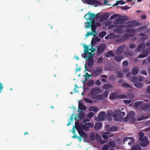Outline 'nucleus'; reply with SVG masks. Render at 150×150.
Returning a JSON list of instances; mask_svg holds the SVG:
<instances>
[{
  "instance_id": "f257e3e1",
  "label": "nucleus",
  "mask_w": 150,
  "mask_h": 150,
  "mask_svg": "<svg viewBox=\"0 0 150 150\" xmlns=\"http://www.w3.org/2000/svg\"><path fill=\"white\" fill-rule=\"evenodd\" d=\"M93 55L94 54L90 53L89 55L82 57L88 61V65L90 68L92 67L94 64Z\"/></svg>"
},
{
  "instance_id": "f03ea898",
  "label": "nucleus",
  "mask_w": 150,
  "mask_h": 150,
  "mask_svg": "<svg viewBox=\"0 0 150 150\" xmlns=\"http://www.w3.org/2000/svg\"><path fill=\"white\" fill-rule=\"evenodd\" d=\"M135 113L133 111H130L124 119L125 122L129 121L131 123H132L135 121Z\"/></svg>"
},
{
  "instance_id": "7ed1b4c3",
  "label": "nucleus",
  "mask_w": 150,
  "mask_h": 150,
  "mask_svg": "<svg viewBox=\"0 0 150 150\" xmlns=\"http://www.w3.org/2000/svg\"><path fill=\"white\" fill-rule=\"evenodd\" d=\"M101 91V89L97 87L92 88L90 91V93L92 96V98L98 100V98H97L98 94L100 93Z\"/></svg>"
},
{
  "instance_id": "20e7f679",
  "label": "nucleus",
  "mask_w": 150,
  "mask_h": 150,
  "mask_svg": "<svg viewBox=\"0 0 150 150\" xmlns=\"http://www.w3.org/2000/svg\"><path fill=\"white\" fill-rule=\"evenodd\" d=\"M128 20V17L124 16L115 19L113 22L115 24H121L125 23V21Z\"/></svg>"
},
{
  "instance_id": "39448f33",
  "label": "nucleus",
  "mask_w": 150,
  "mask_h": 150,
  "mask_svg": "<svg viewBox=\"0 0 150 150\" xmlns=\"http://www.w3.org/2000/svg\"><path fill=\"white\" fill-rule=\"evenodd\" d=\"M126 32L128 33H131V35H129L127 34H125L122 36L124 41L128 39L129 36H133L135 32L134 30L133 29H127L126 30Z\"/></svg>"
},
{
  "instance_id": "423d86ee",
  "label": "nucleus",
  "mask_w": 150,
  "mask_h": 150,
  "mask_svg": "<svg viewBox=\"0 0 150 150\" xmlns=\"http://www.w3.org/2000/svg\"><path fill=\"white\" fill-rule=\"evenodd\" d=\"M103 70L102 67H98L94 70L93 72V75L94 76H96L100 75L102 73Z\"/></svg>"
},
{
  "instance_id": "0eeeda50",
  "label": "nucleus",
  "mask_w": 150,
  "mask_h": 150,
  "mask_svg": "<svg viewBox=\"0 0 150 150\" xmlns=\"http://www.w3.org/2000/svg\"><path fill=\"white\" fill-rule=\"evenodd\" d=\"M109 93V91L108 90H106L104 91L102 95H98V96L97 97V98H98V100H101L103 99L107 98Z\"/></svg>"
},
{
  "instance_id": "6e6552de",
  "label": "nucleus",
  "mask_w": 150,
  "mask_h": 150,
  "mask_svg": "<svg viewBox=\"0 0 150 150\" xmlns=\"http://www.w3.org/2000/svg\"><path fill=\"white\" fill-rule=\"evenodd\" d=\"M106 47V45L103 44L99 45L97 50V53L98 55H101L103 53Z\"/></svg>"
},
{
  "instance_id": "1a4fd4ad",
  "label": "nucleus",
  "mask_w": 150,
  "mask_h": 150,
  "mask_svg": "<svg viewBox=\"0 0 150 150\" xmlns=\"http://www.w3.org/2000/svg\"><path fill=\"white\" fill-rule=\"evenodd\" d=\"M85 1L88 4L95 5V7L101 5V3L96 0H86Z\"/></svg>"
},
{
  "instance_id": "9d476101",
  "label": "nucleus",
  "mask_w": 150,
  "mask_h": 150,
  "mask_svg": "<svg viewBox=\"0 0 150 150\" xmlns=\"http://www.w3.org/2000/svg\"><path fill=\"white\" fill-rule=\"evenodd\" d=\"M138 23H137L136 21H132L127 22L125 26V28H132L137 25Z\"/></svg>"
},
{
  "instance_id": "9b49d317",
  "label": "nucleus",
  "mask_w": 150,
  "mask_h": 150,
  "mask_svg": "<svg viewBox=\"0 0 150 150\" xmlns=\"http://www.w3.org/2000/svg\"><path fill=\"white\" fill-rule=\"evenodd\" d=\"M96 16V15L94 13H91L89 12V13H88L85 15V18H86L87 20H90L91 21L92 20L94 19L95 17Z\"/></svg>"
},
{
  "instance_id": "f8f14e48",
  "label": "nucleus",
  "mask_w": 150,
  "mask_h": 150,
  "mask_svg": "<svg viewBox=\"0 0 150 150\" xmlns=\"http://www.w3.org/2000/svg\"><path fill=\"white\" fill-rule=\"evenodd\" d=\"M106 114L105 112H101L98 115V120L99 121L104 120L106 118Z\"/></svg>"
},
{
  "instance_id": "ddd939ff",
  "label": "nucleus",
  "mask_w": 150,
  "mask_h": 150,
  "mask_svg": "<svg viewBox=\"0 0 150 150\" xmlns=\"http://www.w3.org/2000/svg\"><path fill=\"white\" fill-rule=\"evenodd\" d=\"M120 110H117L114 111L113 113V117L116 121H119L120 120L118 118L120 117Z\"/></svg>"
},
{
  "instance_id": "4468645a",
  "label": "nucleus",
  "mask_w": 150,
  "mask_h": 150,
  "mask_svg": "<svg viewBox=\"0 0 150 150\" xmlns=\"http://www.w3.org/2000/svg\"><path fill=\"white\" fill-rule=\"evenodd\" d=\"M138 135L139 137V140L140 142H145L147 140V137L146 136L144 137V134L142 132H140L138 134Z\"/></svg>"
},
{
  "instance_id": "2eb2a0df",
  "label": "nucleus",
  "mask_w": 150,
  "mask_h": 150,
  "mask_svg": "<svg viewBox=\"0 0 150 150\" xmlns=\"http://www.w3.org/2000/svg\"><path fill=\"white\" fill-rule=\"evenodd\" d=\"M83 47L84 48V53L82 54V57L89 55L90 54V53H92L89 52V47L88 46L85 45L84 44L83 45Z\"/></svg>"
},
{
  "instance_id": "dca6fc26",
  "label": "nucleus",
  "mask_w": 150,
  "mask_h": 150,
  "mask_svg": "<svg viewBox=\"0 0 150 150\" xmlns=\"http://www.w3.org/2000/svg\"><path fill=\"white\" fill-rule=\"evenodd\" d=\"M126 45L124 44L120 46L117 50V53L118 54H120L123 52V50L125 48Z\"/></svg>"
},
{
  "instance_id": "f3484780",
  "label": "nucleus",
  "mask_w": 150,
  "mask_h": 150,
  "mask_svg": "<svg viewBox=\"0 0 150 150\" xmlns=\"http://www.w3.org/2000/svg\"><path fill=\"white\" fill-rule=\"evenodd\" d=\"M150 107L149 104H146L145 105H142L140 106V110H144L145 112L148 111V109Z\"/></svg>"
},
{
  "instance_id": "a211bd4d",
  "label": "nucleus",
  "mask_w": 150,
  "mask_h": 150,
  "mask_svg": "<svg viewBox=\"0 0 150 150\" xmlns=\"http://www.w3.org/2000/svg\"><path fill=\"white\" fill-rule=\"evenodd\" d=\"M145 47V43L143 42L141 44L139 45L137 47V50L138 51H140L144 49Z\"/></svg>"
},
{
  "instance_id": "6ab92c4d",
  "label": "nucleus",
  "mask_w": 150,
  "mask_h": 150,
  "mask_svg": "<svg viewBox=\"0 0 150 150\" xmlns=\"http://www.w3.org/2000/svg\"><path fill=\"white\" fill-rule=\"evenodd\" d=\"M79 133L80 137V139L79 138V140H80V141L82 139V137H83L84 139L87 137V134L83 130H81V132Z\"/></svg>"
},
{
  "instance_id": "aec40b11",
  "label": "nucleus",
  "mask_w": 150,
  "mask_h": 150,
  "mask_svg": "<svg viewBox=\"0 0 150 150\" xmlns=\"http://www.w3.org/2000/svg\"><path fill=\"white\" fill-rule=\"evenodd\" d=\"M113 115V113L112 111H109L106 114V117L109 121H111L112 120V117Z\"/></svg>"
},
{
  "instance_id": "412c9836",
  "label": "nucleus",
  "mask_w": 150,
  "mask_h": 150,
  "mask_svg": "<svg viewBox=\"0 0 150 150\" xmlns=\"http://www.w3.org/2000/svg\"><path fill=\"white\" fill-rule=\"evenodd\" d=\"M109 15L108 14L102 15L100 17V21L101 22L107 19Z\"/></svg>"
},
{
  "instance_id": "4be33fe9",
  "label": "nucleus",
  "mask_w": 150,
  "mask_h": 150,
  "mask_svg": "<svg viewBox=\"0 0 150 150\" xmlns=\"http://www.w3.org/2000/svg\"><path fill=\"white\" fill-rule=\"evenodd\" d=\"M129 139L131 140V141H130V142H129L128 143V145L131 144H133V143H134V139L132 137H125L123 140V142H124L125 141H127L128 139Z\"/></svg>"
},
{
  "instance_id": "5701e85b",
  "label": "nucleus",
  "mask_w": 150,
  "mask_h": 150,
  "mask_svg": "<svg viewBox=\"0 0 150 150\" xmlns=\"http://www.w3.org/2000/svg\"><path fill=\"white\" fill-rule=\"evenodd\" d=\"M118 98V95L116 93H112L110 96V99L112 100H115Z\"/></svg>"
},
{
  "instance_id": "b1692460",
  "label": "nucleus",
  "mask_w": 150,
  "mask_h": 150,
  "mask_svg": "<svg viewBox=\"0 0 150 150\" xmlns=\"http://www.w3.org/2000/svg\"><path fill=\"white\" fill-rule=\"evenodd\" d=\"M115 37L116 38H117V39L115 40V42H121L124 41L122 37H120V35H116L115 36Z\"/></svg>"
},
{
  "instance_id": "393cba45",
  "label": "nucleus",
  "mask_w": 150,
  "mask_h": 150,
  "mask_svg": "<svg viewBox=\"0 0 150 150\" xmlns=\"http://www.w3.org/2000/svg\"><path fill=\"white\" fill-rule=\"evenodd\" d=\"M124 27L123 25H120L117 26L116 27V28L114 29V31H116L118 33H120L122 29Z\"/></svg>"
},
{
  "instance_id": "a878e982",
  "label": "nucleus",
  "mask_w": 150,
  "mask_h": 150,
  "mask_svg": "<svg viewBox=\"0 0 150 150\" xmlns=\"http://www.w3.org/2000/svg\"><path fill=\"white\" fill-rule=\"evenodd\" d=\"M102 126V124L100 122H98L95 124L94 128L96 130H99L101 127Z\"/></svg>"
},
{
  "instance_id": "bb28decb",
  "label": "nucleus",
  "mask_w": 150,
  "mask_h": 150,
  "mask_svg": "<svg viewBox=\"0 0 150 150\" xmlns=\"http://www.w3.org/2000/svg\"><path fill=\"white\" fill-rule=\"evenodd\" d=\"M134 85L137 88H142L144 85L143 83L140 82H136Z\"/></svg>"
},
{
  "instance_id": "cd10ccee",
  "label": "nucleus",
  "mask_w": 150,
  "mask_h": 150,
  "mask_svg": "<svg viewBox=\"0 0 150 150\" xmlns=\"http://www.w3.org/2000/svg\"><path fill=\"white\" fill-rule=\"evenodd\" d=\"M75 127L76 129L78 131V133L81 132V130H83L81 128V127L79 125V123L77 122H75Z\"/></svg>"
},
{
  "instance_id": "c85d7f7f",
  "label": "nucleus",
  "mask_w": 150,
  "mask_h": 150,
  "mask_svg": "<svg viewBox=\"0 0 150 150\" xmlns=\"http://www.w3.org/2000/svg\"><path fill=\"white\" fill-rule=\"evenodd\" d=\"M109 147L113 148L115 147L116 146L115 143V141L110 140L109 141L108 144Z\"/></svg>"
},
{
  "instance_id": "c756f323",
  "label": "nucleus",
  "mask_w": 150,
  "mask_h": 150,
  "mask_svg": "<svg viewBox=\"0 0 150 150\" xmlns=\"http://www.w3.org/2000/svg\"><path fill=\"white\" fill-rule=\"evenodd\" d=\"M123 58V55H116L114 57V59L117 62H119Z\"/></svg>"
},
{
  "instance_id": "7c9ffc66",
  "label": "nucleus",
  "mask_w": 150,
  "mask_h": 150,
  "mask_svg": "<svg viewBox=\"0 0 150 150\" xmlns=\"http://www.w3.org/2000/svg\"><path fill=\"white\" fill-rule=\"evenodd\" d=\"M79 108L80 110H84L86 109V108L85 106L83 104V103L79 102Z\"/></svg>"
},
{
  "instance_id": "2f4dec72",
  "label": "nucleus",
  "mask_w": 150,
  "mask_h": 150,
  "mask_svg": "<svg viewBox=\"0 0 150 150\" xmlns=\"http://www.w3.org/2000/svg\"><path fill=\"white\" fill-rule=\"evenodd\" d=\"M139 71V69L137 67H135L133 68L132 72V74L133 75H137L138 72Z\"/></svg>"
},
{
  "instance_id": "473e14b6",
  "label": "nucleus",
  "mask_w": 150,
  "mask_h": 150,
  "mask_svg": "<svg viewBox=\"0 0 150 150\" xmlns=\"http://www.w3.org/2000/svg\"><path fill=\"white\" fill-rule=\"evenodd\" d=\"M112 87V85L110 83L104 84L103 86V88L104 89H107Z\"/></svg>"
},
{
  "instance_id": "72a5a7b5",
  "label": "nucleus",
  "mask_w": 150,
  "mask_h": 150,
  "mask_svg": "<svg viewBox=\"0 0 150 150\" xmlns=\"http://www.w3.org/2000/svg\"><path fill=\"white\" fill-rule=\"evenodd\" d=\"M143 103V102L142 101H139L138 102H135L134 103V106L136 108L139 106V108H140V106L141 105H142Z\"/></svg>"
},
{
  "instance_id": "f704fd0d",
  "label": "nucleus",
  "mask_w": 150,
  "mask_h": 150,
  "mask_svg": "<svg viewBox=\"0 0 150 150\" xmlns=\"http://www.w3.org/2000/svg\"><path fill=\"white\" fill-rule=\"evenodd\" d=\"M114 55H115L113 53V52L111 51H108L107 52V53L105 54V56L106 57H108L110 56H111L112 57H114Z\"/></svg>"
},
{
  "instance_id": "c9c22d12",
  "label": "nucleus",
  "mask_w": 150,
  "mask_h": 150,
  "mask_svg": "<svg viewBox=\"0 0 150 150\" xmlns=\"http://www.w3.org/2000/svg\"><path fill=\"white\" fill-rule=\"evenodd\" d=\"M89 110L90 111H92L94 112H96L98 111V109L97 107L91 106L89 108Z\"/></svg>"
},
{
  "instance_id": "e433bc0d",
  "label": "nucleus",
  "mask_w": 150,
  "mask_h": 150,
  "mask_svg": "<svg viewBox=\"0 0 150 150\" xmlns=\"http://www.w3.org/2000/svg\"><path fill=\"white\" fill-rule=\"evenodd\" d=\"M116 73L117 74V77L118 78H122L123 76V73L121 71H117L116 72Z\"/></svg>"
},
{
  "instance_id": "4c0bfd02",
  "label": "nucleus",
  "mask_w": 150,
  "mask_h": 150,
  "mask_svg": "<svg viewBox=\"0 0 150 150\" xmlns=\"http://www.w3.org/2000/svg\"><path fill=\"white\" fill-rule=\"evenodd\" d=\"M148 117L146 115H142L141 116L138 117L137 119V120L138 121H141L145 119L146 118H147Z\"/></svg>"
},
{
  "instance_id": "58836bf2",
  "label": "nucleus",
  "mask_w": 150,
  "mask_h": 150,
  "mask_svg": "<svg viewBox=\"0 0 150 150\" xmlns=\"http://www.w3.org/2000/svg\"><path fill=\"white\" fill-rule=\"evenodd\" d=\"M94 44H95V43L93 42V39H92V40L91 42V45H92L91 48L90 49H89V50H90L91 51V53H92V54H94V53H93L96 51L95 49H94V48H93V46Z\"/></svg>"
},
{
  "instance_id": "ea45409f",
  "label": "nucleus",
  "mask_w": 150,
  "mask_h": 150,
  "mask_svg": "<svg viewBox=\"0 0 150 150\" xmlns=\"http://www.w3.org/2000/svg\"><path fill=\"white\" fill-rule=\"evenodd\" d=\"M118 127L116 126H112L110 129V131L111 132H116L117 130Z\"/></svg>"
},
{
  "instance_id": "a19ab883",
  "label": "nucleus",
  "mask_w": 150,
  "mask_h": 150,
  "mask_svg": "<svg viewBox=\"0 0 150 150\" xmlns=\"http://www.w3.org/2000/svg\"><path fill=\"white\" fill-rule=\"evenodd\" d=\"M106 34V33L105 31H103L101 32L99 34V35L101 38H103Z\"/></svg>"
},
{
  "instance_id": "79ce46f5",
  "label": "nucleus",
  "mask_w": 150,
  "mask_h": 150,
  "mask_svg": "<svg viewBox=\"0 0 150 150\" xmlns=\"http://www.w3.org/2000/svg\"><path fill=\"white\" fill-rule=\"evenodd\" d=\"M144 143H140V145L142 147H145L149 143V141L147 140L145 142H144Z\"/></svg>"
},
{
  "instance_id": "37998d69",
  "label": "nucleus",
  "mask_w": 150,
  "mask_h": 150,
  "mask_svg": "<svg viewBox=\"0 0 150 150\" xmlns=\"http://www.w3.org/2000/svg\"><path fill=\"white\" fill-rule=\"evenodd\" d=\"M149 38V36L147 35H146V36H144L142 38L140 39L139 41H144V40H146L147 39Z\"/></svg>"
},
{
  "instance_id": "c03bdc74",
  "label": "nucleus",
  "mask_w": 150,
  "mask_h": 150,
  "mask_svg": "<svg viewBox=\"0 0 150 150\" xmlns=\"http://www.w3.org/2000/svg\"><path fill=\"white\" fill-rule=\"evenodd\" d=\"M132 150H141V147L138 145L132 147Z\"/></svg>"
},
{
  "instance_id": "a18cd8bd",
  "label": "nucleus",
  "mask_w": 150,
  "mask_h": 150,
  "mask_svg": "<svg viewBox=\"0 0 150 150\" xmlns=\"http://www.w3.org/2000/svg\"><path fill=\"white\" fill-rule=\"evenodd\" d=\"M142 54L139 55L138 58H142L146 57L147 56L146 54H145L143 52V51L142 52Z\"/></svg>"
},
{
  "instance_id": "49530a36",
  "label": "nucleus",
  "mask_w": 150,
  "mask_h": 150,
  "mask_svg": "<svg viewBox=\"0 0 150 150\" xmlns=\"http://www.w3.org/2000/svg\"><path fill=\"white\" fill-rule=\"evenodd\" d=\"M94 83V81L93 80H91L88 82L87 85L89 87L93 85Z\"/></svg>"
},
{
  "instance_id": "de8ad7c7",
  "label": "nucleus",
  "mask_w": 150,
  "mask_h": 150,
  "mask_svg": "<svg viewBox=\"0 0 150 150\" xmlns=\"http://www.w3.org/2000/svg\"><path fill=\"white\" fill-rule=\"evenodd\" d=\"M84 100L86 103H93V102L92 100L87 98H84Z\"/></svg>"
},
{
  "instance_id": "09e8293b",
  "label": "nucleus",
  "mask_w": 150,
  "mask_h": 150,
  "mask_svg": "<svg viewBox=\"0 0 150 150\" xmlns=\"http://www.w3.org/2000/svg\"><path fill=\"white\" fill-rule=\"evenodd\" d=\"M138 78L136 76L132 77L131 78V81L133 82H136L138 80Z\"/></svg>"
},
{
  "instance_id": "8fccbe9b",
  "label": "nucleus",
  "mask_w": 150,
  "mask_h": 150,
  "mask_svg": "<svg viewBox=\"0 0 150 150\" xmlns=\"http://www.w3.org/2000/svg\"><path fill=\"white\" fill-rule=\"evenodd\" d=\"M91 31L93 32L94 33L96 32V26L95 25H91Z\"/></svg>"
},
{
  "instance_id": "3c124183",
  "label": "nucleus",
  "mask_w": 150,
  "mask_h": 150,
  "mask_svg": "<svg viewBox=\"0 0 150 150\" xmlns=\"http://www.w3.org/2000/svg\"><path fill=\"white\" fill-rule=\"evenodd\" d=\"M150 50V48H147L145 50L143 51V52H144V53L145 54H146L147 55V54L149 52Z\"/></svg>"
},
{
  "instance_id": "603ef678",
  "label": "nucleus",
  "mask_w": 150,
  "mask_h": 150,
  "mask_svg": "<svg viewBox=\"0 0 150 150\" xmlns=\"http://www.w3.org/2000/svg\"><path fill=\"white\" fill-rule=\"evenodd\" d=\"M129 63L127 60H125L123 62L122 64V65L124 67H126L128 66Z\"/></svg>"
},
{
  "instance_id": "864d4df0",
  "label": "nucleus",
  "mask_w": 150,
  "mask_h": 150,
  "mask_svg": "<svg viewBox=\"0 0 150 150\" xmlns=\"http://www.w3.org/2000/svg\"><path fill=\"white\" fill-rule=\"evenodd\" d=\"M122 86L124 88H130L131 86L129 85L126 83H125L122 84Z\"/></svg>"
},
{
  "instance_id": "5fc2aeb1",
  "label": "nucleus",
  "mask_w": 150,
  "mask_h": 150,
  "mask_svg": "<svg viewBox=\"0 0 150 150\" xmlns=\"http://www.w3.org/2000/svg\"><path fill=\"white\" fill-rule=\"evenodd\" d=\"M110 148L108 145L107 144H105L103 146L102 149V150H108Z\"/></svg>"
},
{
  "instance_id": "6e6d98bb",
  "label": "nucleus",
  "mask_w": 150,
  "mask_h": 150,
  "mask_svg": "<svg viewBox=\"0 0 150 150\" xmlns=\"http://www.w3.org/2000/svg\"><path fill=\"white\" fill-rule=\"evenodd\" d=\"M96 138L97 139V141L98 142L100 140H101V139L102 138L99 134H97L96 135Z\"/></svg>"
},
{
  "instance_id": "4d7b16f0",
  "label": "nucleus",
  "mask_w": 150,
  "mask_h": 150,
  "mask_svg": "<svg viewBox=\"0 0 150 150\" xmlns=\"http://www.w3.org/2000/svg\"><path fill=\"white\" fill-rule=\"evenodd\" d=\"M85 124L88 128H92L93 126V125L91 123H86Z\"/></svg>"
},
{
  "instance_id": "13d9d810",
  "label": "nucleus",
  "mask_w": 150,
  "mask_h": 150,
  "mask_svg": "<svg viewBox=\"0 0 150 150\" xmlns=\"http://www.w3.org/2000/svg\"><path fill=\"white\" fill-rule=\"evenodd\" d=\"M82 128L83 129L86 131H88L89 130V128L88 127V126H87L86 125H83L82 126Z\"/></svg>"
},
{
  "instance_id": "bf43d9fd",
  "label": "nucleus",
  "mask_w": 150,
  "mask_h": 150,
  "mask_svg": "<svg viewBox=\"0 0 150 150\" xmlns=\"http://www.w3.org/2000/svg\"><path fill=\"white\" fill-rule=\"evenodd\" d=\"M87 23H88V25L87 26H86L85 27V28L86 29L89 28L90 27H91V22H87L86 23H85V24H87Z\"/></svg>"
},
{
  "instance_id": "052dcab7",
  "label": "nucleus",
  "mask_w": 150,
  "mask_h": 150,
  "mask_svg": "<svg viewBox=\"0 0 150 150\" xmlns=\"http://www.w3.org/2000/svg\"><path fill=\"white\" fill-rule=\"evenodd\" d=\"M109 79L110 80L114 81L115 80V76H111L109 77Z\"/></svg>"
},
{
  "instance_id": "680f3d73",
  "label": "nucleus",
  "mask_w": 150,
  "mask_h": 150,
  "mask_svg": "<svg viewBox=\"0 0 150 150\" xmlns=\"http://www.w3.org/2000/svg\"><path fill=\"white\" fill-rule=\"evenodd\" d=\"M93 32L91 31L90 32H88L87 34L86 35V37H88L91 35H93Z\"/></svg>"
},
{
  "instance_id": "e2e57ef3",
  "label": "nucleus",
  "mask_w": 150,
  "mask_h": 150,
  "mask_svg": "<svg viewBox=\"0 0 150 150\" xmlns=\"http://www.w3.org/2000/svg\"><path fill=\"white\" fill-rule=\"evenodd\" d=\"M94 114L93 112H90L88 115L89 118H91L93 116Z\"/></svg>"
},
{
  "instance_id": "0e129e2a",
  "label": "nucleus",
  "mask_w": 150,
  "mask_h": 150,
  "mask_svg": "<svg viewBox=\"0 0 150 150\" xmlns=\"http://www.w3.org/2000/svg\"><path fill=\"white\" fill-rule=\"evenodd\" d=\"M95 84L97 86H99L101 84V83L99 79L97 80L95 82Z\"/></svg>"
},
{
  "instance_id": "69168bd1",
  "label": "nucleus",
  "mask_w": 150,
  "mask_h": 150,
  "mask_svg": "<svg viewBox=\"0 0 150 150\" xmlns=\"http://www.w3.org/2000/svg\"><path fill=\"white\" fill-rule=\"evenodd\" d=\"M118 97L120 98H124L127 97V96L125 95L122 94L118 96Z\"/></svg>"
},
{
  "instance_id": "338daca9",
  "label": "nucleus",
  "mask_w": 150,
  "mask_h": 150,
  "mask_svg": "<svg viewBox=\"0 0 150 150\" xmlns=\"http://www.w3.org/2000/svg\"><path fill=\"white\" fill-rule=\"evenodd\" d=\"M103 61V59L101 57L99 58L97 60V62L99 63H101Z\"/></svg>"
},
{
  "instance_id": "774afa93",
  "label": "nucleus",
  "mask_w": 150,
  "mask_h": 150,
  "mask_svg": "<svg viewBox=\"0 0 150 150\" xmlns=\"http://www.w3.org/2000/svg\"><path fill=\"white\" fill-rule=\"evenodd\" d=\"M110 125L109 124H107L105 126V128L106 129V130L107 131L110 132Z\"/></svg>"
}]
</instances>
